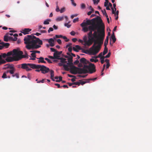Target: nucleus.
<instances>
[{
    "label": "nucleus",
    "mask_w": 152,
    "mask_h": 152,
    "mask_svg": "<svg viewBox=\"0 0 152 152\" xmlns=\"http://www.w3.org/2000/svg\"><path fill=\"white\" fill-rule=\"evenodd\" d=\"M86 7V5L85 4L82 3L81 4V8L82 9H84Z\"/></svg>",
    "instance_id": "a19ab883"
},
{
    "label": "nucleus",
    "mask_w": 152,
    "mask_h": 152,
    "mask_svg": "<svg viewBox=\"0 0 152 152\" xmlns=\"http://www.w3.org/2000/svg\"><path fill=\"white\" fill-rule=\"evenodd\" d=\"M102 54H103L102 53H100L99 55H98V57L99 58H100L102 57L103 56H102Z\"/></svg>",
    "instance_id": "0e129e2a"
},
{
    "label": "nucleus",
    "mask_w": 152,
    "mask_h": 152,
    "mask_svg": "<svg viewBox=\"0 0 152 152\" xmlns=\"http://www.w3.org/2000/svg\"><path fill=\"white\" fill-rule=\"evenodd\" d=\"M62 51H55V52L54 53V55L56 56V59H58V58H59L60 56V55L62 53Z\"/></svg>",
    "instance_id": "a211bd4d"
},
{
    "label": "nucleus",
    "mask_w": 152,
    "mask_h": 152,
    "mask_svg": "<svg viewBox=\"0 0 152 152\" xmlns=\"http://www.w3.org/2000/svg\"><path fill=\"white\" fill-rule=\"evenodd\" d=\"M35 69H40V70L42 73L45 74L50 71V69L44 65H35Z\"/></svg>",
    "instance_id": "9b49d317"
},
{
    "label": "nucleus",
    "mask_w": 152,
    "mask_h": 152,
    "mask_svg": "<svg viewBox=\"0 0 152 152\" xmlns=\"http://www.w3.org/2000/svg\"><path fill=\"white\" fill-rule=\"evenodd\" d=\"M37 59H39V60L38 61V63H42L43 59H44V58L42 57H40L39 58H37Z\"/></svg>",
    "instance_id": "bb28decb"
},
{
    "label": "nucleus",
    "mask_w": 152,
    "mask_h": 152,
    "mask_svg": "<svg viewBox=\"0 0 152 152\" xmlns=\"http://www.w3.org/2000/svg\"><path fill=\"white\" fill-rule=\"evenodd\" d=\"M79 61L77 60L76 61H75L74 62V64L75 65H77L79 63Z\"/></svg>",
    "instance_id": "052dcab7"
},
{
    "label": "nucleus",
    "mask_w": 152,
    "mask_h": 152,
    "mask_svg": "<svg viewBox=\"0 0 152 152\" xmlns=\"http://www.w3.org/2000/svg\"><path fill=\"white\" fill-rule=\"evenodd\" d=\"M62 37H63V36L61 35H55V38L54 37V39H55V38H62Z\"/></svg>",
    "instance_id": "f704fd0d"
},
{
    "label": "nucleus",
    "mask_w": 152,
    "mask_h": 152,
    "mask_svg": "<svg viewBox=\"0 0 152 152\" xmlns=\"http://www.w3.org/2000/svg\"><path fill=\"white\" fill-rule=\"evenodd\" d=\"M78 20H79V18H76L74 19L73 20V22L74 23H75L76 22L78 21Z\"/></svg>",
    "instance_id": "8fccbe9b"
},
{
    "label": "nucleus",
    "mask_w": 152,
    "mask_h": 152,
    "mask_svg": "<svg viewBox=\"0 0 152 152\" xmlns=\"http://www.w3.org/2000/svg\"><path fill=\"white\" fill-rule=\"evenodd\" d=\"M9 40H11L13 41H16L17 39V38L16 37H15L14 38H13L11 37H9Z\"/></svg>",
    "instance_id": "a878e982"
},
{
    "label": "nucleus",
    "mask_w": 152,
    "mask_h": 152,
    "mask_svg": "<svg viewBox=\"0 0 152 152\" xmlns=\"http://www.w3.org/2000/svg\"><path fill=\"white\" fill-rule=\"evenodd\" d=\"M41 34L39 33H36L35 34H32L31 35H28L25 37L24 39V43L26 45V48L28 49H36L41 47L40 45L42 44V41L39 38H37L34 36L35 35L37 36Z\"/></svg>",
    "instance_id": "f03ea898"
},
{
    "label": "nucleus",
    "mask_w": 152,
    "mask_h": 152,
    "mask_svg": "<svg viewBox=\"0 0 152 152\" xmlns=\"http://www.w3.org/2000/svg\"><path fill=\"white\" fill-rule=\"evenodd\" d=\"M110 54H111V53L110 52H109L106 56H103V57L104 58H108L110 57Z\"/></svg>",
    "instance_id": "a18cd8bd"
},
{
    "label": "nucleus",
    "mask_w": 152,
    "mask_h": 152,
    "mask_svg": "<svg viewBox=\"0 0 152 152\" xmlns=\"http://www.w3.org/2000/svg\"><path fill=\"white\" fill-rule=\"evenodd\" d=\"M45 60L48 61V62L49 63H52V62L48 58H45Z\"/></svg>",
    "instance_id": "49530a36"
},
{
    "label": "nucleus",
    "mask_w": 152,
    "mask_h": 152,
    "mask_svg": "<svg viewBox=\"0 0 152 152\" xmlns=\"http://www.w3.org/2000/svg\"><path fill=\"white\" fill-rule=\"evenodd\" d=\"M73 84H74V85H77L79 86L80 85V81L74 82L73 83Z\"/></svg>",
    "instance_id": "603ef678"
},
{
    "label": "nucleus",
    "mask_w": 152,
    "mask_h": 152,
    "mask_svg": "<svg viewBox=\"0 0 152 152\" xmlns=\"http://www.w3.org/2000/svg\"><path fill=\"white\" fill-rule=\"evenodd\" d=\"M111 9H112V13L113 14H115V16L116 15V14H115V11H115V10L114 9L113 7H112L111 8Z\"/></svg>",
    "instance_id": "864d4df0"
},
{
    "label": "nucleus",
    "mask_w": 152,
    "mask_h": 152,
    "mask_svg": "<svg viewBox=\"0 0 152 152\" xmlns=\"http://www.w3.org/2000/svg\"><path fill=\"white\" fill-rule=\"evenodd\" d=\"M58 78L59 79V80H56V81L57 82H60L62 80V77L60 76L58 77Z\"/></svg>",
    "instance_id": "58836bf2"
},
{
    "label": "nucleus",
    "mask_w": 152,
    "mask_h": 152,
    "mask_svg": "<svg viewBox=\"0 0 152 152\" xmlns=\"http://www.w3.org/2000/svg\"><path fill=\"white\" fill-rule=\"evenodd\" d=\"M89 39L88 41L86 40V39L85 40V44L83 45H87L88 46H90L92 43V42L94 41H92L91 40V38H89Z\"/></svg>",
    "instance_id": "2eb2a0df"
},
{
    "label": "nucleus",
    "mask_w": 152,
    "mask_h": 152,
    "mask_svg": "<svg viewBox=\"0 0 152 152\" xmlns=\"http://www.w3.org/2000/svg\"><path fill=\"white\" fill-rule=\"evenodd\" d=\"M67 65H69L70 66V68L71 66H72L73 65V63L72 62H68V63H67Z\"/></svg>",
    "instance_id": "c9c22d12"
},
{
    "label": "nucleus",
    "mask_w": 152,
    "mask_h": 152,
    "mask_svg": "<svg viewBox=\"0 0 152 152\" xmlns=\"http://www.w3.org/2000/svg\"><path fill=\"white\" fill-rule=\"evenodd\" d=\"M51 21V20L50 19L46 20L44 21L43 23L45 25L48 24L49 23V22H50Z\"/></svg>",
    "instance_id": "c85d7f7f"
},
{
    "label": "nucleus",
    "mask_w": 152,
    "mask_h": 152,
    "mask_svg": "<svg viewBox=\"0 0 152 152\" xmlns=\"http://www.w3.org/2000/svg\"><path fill=\"white\" fill-rule=\"evenodd\" d=\"M70 1L72 5L74 6H76V4L75 3H74V0H70Z\"/></svg>",
    "instance_id": "5fc2aeb1"
},
{
    "label": "nucleus",
    "mask_w": 152,
    "mask_h": 152,
    "mask_svg": "<svg viewBox=\"0 0 152 152\" xmlns=\"http://www.w3.org/2000/svg\"><path fill=\"white\" fill-rule=\"evenodd\" d=\"M30 52H31V56L33 57L36 58V53L34 51H30Z\"/></svg>",
    "instance_id": "c756f323"
},
{
    "label": "nucleus",
    "mask_w": 152,
    "mask_h": 152,
    "mask_svg": "<svg viewBox=\"0 0 152 152\" xmlns=\"http://www.w3.org/2000/svg\"><path fill=\"white\" fill-rule=\"evenodd\" d=\"M10 64H7L4 65L5 67L4 68V69H7L9 68V65H10Z\"/></svg>",
    "instance_id": "13d9d810"
},
{
    "label": "nucleus",
    "mask_w": 152,
    "mask_h": 152,
    "mask_svg": "<svg viewBox=\"0 0 152 152\" xmlns=\"http://www.w3.org/2000/svg\"><path fill=\"white\" fill-rule=\"evenodd\" d=\"M64 18V16L58 17L56 18V20L57 21H60L62 20Z\"/></svg>",
    "instance_id": "2f4dec72"
},
{
    "label": "nucleus",
    "mask_w": 152,
    "mask_h": 152,
    "mask_svg": "<svg viewBox=\"0 0 152 152\" xmlns=\"http://www.w3.org/2000/svg\"><path fill=\"white\" fill-rule=\"evenodd\" d=\"M16 59H14V60L16 61H18L21 59L22 58H28V54L27 52H25V55H23V54L21 55H20V57L17 58L16 57H14Z\"/></svg>",
    "instance_id": "f8f14e48"
},
{
    "label": "nucleus",
    "mask_w": 152,
    "mask_h": 152,
    "mask_svg": "<svg viewBox=\"0 0 152 152\" xmlns=\"http://www.w3.org/2000/svg\"><path fill=\"white\" fill-rule=\"evenodd\" d=\"M50 78L53 81H56L54 79L53 77H54V71L53 70H50Z\"/></svg>",
    "instance_id": "aec40b11"
},
{
    "label": "nucleus",
    "mask_w": 152,
    "mask_h": 152,
    "mask_svg": "<svg viewBox=\"0 0 152 152\" xmlns=\"http://www.w3.org/2000/svg\"><path fill=\"white\" fill-rule=\"evenodd\" d=\"M65 11V7H63L60 10V13H62Z\"/></svg>",
    "instance_id": "37998d69"
},
{
    "label": "nucleus",
    "mask_w": 152,
    "mask_h": 152,
    "mask_svg": "<svg viewBox=\"0 0 152 152\" xmlns=\"http://www.w3.org/2000/svg\"><path fill=\"white\" fill-rule=\"evenodd\" d=\"M70 73L74 75H76L77 73L79 74H86L88 72V70L84 68H78L74 66H71L70 68Z\"/></svg>",
    "instance_id": "39448f33"
},
{
    "label": "nucleus",
    "mask_w": 152,
    "mask_h": 152,
    "mask_svg": "<svg viewBox=\"0 0 152 152\" xmlns=\"http://www.w3.org/2000/svg\"><path fill=\"white\" fill-rule=\"evenodd\" d=\"M80 61L81 63L85 64H89L88 65H84L83 68L84 69L86 68L88 69V72L89 73L92 74L96 71V67L94 64L87 61L85 58H81L80 60Z\"/></svg>",
    "instance_id": "7ed1b4c3"
},
{
    "label": "nucleus",
    "mask_w": 152,
    "mask_h": 152,
    "mask_svg": "<svg viewBox=\"0 0 152 152\" xmlns=\"http://www.w3.org/2000/svg\"><path fill=\"white\" fill-rule=\"evenodd\" d=\"M57 42L59 44H61V41L60 39H57Z\"/></svg>",
    "instance_id": "680f3d73"
},
{
    "label": "nucleus",
    "mask_w": 152,
    "mask_h": 152,
    "mask_svg": "<svg viewBox=\"0 0 152 152\" xmlns=\"http://www.w3.org/2000/svg\"><path fill=\"white\" fill-rule=\"evenodd\" d=\"M77 15L76 14L73 15H72L71 16V18L72 19H73L74 17L77 16Z\"/></svg>",
    "instance_id": "338daca9"
},
{
    "label": "nucleus",
    "mask_w": 152,
    "mask_h": 152,
    "mask_svg": "<svg viewBox=\"0 0 152 152\" xmlns=\"http://www.w3.org/2000/svg\"><path fill=\"white\" fill-rule=\"evenodd\" d=\"M12 55V52H8L7 53H0V65L5 63L7 61L6 58L9 56Z\"/></svg>",
    "instance_id": "1a4fd4ad"
},
{
    "label": "nucleus",
    "mask_w": 152,
    "mask_h": 152,
    "mask_svg": "<svg viewBox=\"0 0 152 152\" xmlns=\"http://www.w3.org/2000/svg\"><path fill=\"white\" fill-rule=\"evenodd\" d=\"M54 39L51 38L49 39H45L48 42L50 46L53 47L55 45Z\"/></svg>",
    "instance_id": "ddd939ff"
},
{
    "label": "nucleus",
    "mask_w": 152,
    "mask_h": 152,
    "mask_svg": "<svg viewBox=\"0 0 152 152\" xmlns=\"http://www.w3.org/2000/svg\"><path fill=\"white\" fill-rule=\"evenodd\" d=\"M53 28H52L50 27L49 28L48 30V33H50V31H53Z\"/></svg>",
    "instance_id": "3c124183"
},
{
    "label": "nucleus",
    "mask_w": 152,
    "mask_h": 152,
    "mask_svg": "<svg viewBox=\"0 0 152 152\" xmlns=\"http://www.w3.org/2000/svg\"><path fill=\"white\" fill-rule=\"evenodd\" d=\"M63 67L65 70L67 71H69V69L68 68V66L67 65L64 64Z\"/></svg>",
    "instance_id": "cd10ccee"
},
{
    "label": "nucleus",
    "mask_w": 152,
    "mask_h": 152,
    "mask_svg": "<svg viewBox=\"0 0 152 152\" xmlns=\"http://www.w3.org/2000/svg\"><path fill=\"white\" fill-rule=\"evenodd\" d=\"M109 40V37L108 36H107L106 37V39L105 41L104 42V46H107V45L108 44V41Z\"/></svg>",
    "instance_id": "393cba45"
},
{
    "label": "nucleus",
    "mask_w": 152,
    "mask_h": 152,
    "mask_svg": "<svg viewBox=\"0 0 152 152\" xmlns=\"http://www.w3.org/2000/svg\"><path fill=\"white\" fill-rule=\"evenodd\" d=\"M108 52V49L107 46H104V49L103 53V55L104 56Z\"/></svg>",
    "instance_id": "b1692460"
},
{
    "label": "nucleus",
    "mask_w": 152,
    "mask_h": 152,
    "mask_svg": "<svg viewBox=\"0 0 152 152\" xmlns=\"http://www.w3.org/2000/svg\"><path fill=\"white\" fill-rule=\"evenodd\" d=\"M31 31V29H30L29 28H25L22 29L21 32L24 34L26 35L29 34L30 31Z\"/></svg>",
    "instance_id": "4468645a"
},
{
    "label": "nucleus",
    "mask_w": 152,
    "mask_h": 152,
    "mask_svg": "<svg viewBox=\"0 0 152 152\" xmlns=\"http://www.w3.org/2000/svg\"><path fill=\"white\" fill-rule=\"evenodd\" d=\"M97 31L96 30L94 31L93 34L91 35V37H88L91 38V40L94 41V43H96V45H99L101 48V45L103 43V40L105 36L104 25L103 22L98 23L97 24Z\"/></svg>",
    "instance_id": "f257e3e1"
},
{
    "label": "nucleus",
    "mask_w": 152,
    "mask_h": 152,
    "mask_svg": "<svg viewBox=\"0 0 152 152\" xmlns=\"http://www.w3.org/2000/svg\"><path fill=\"white\" fill-rule=\"evenodd\" d=\"M58 59L60 60L61 63L64 64L66 63L67 62L66 61V59L65 58H59Z\"/></svg>",
    "instance_id": "412c9836"
},
{
    "label": "nucleus",
    "mask_w": 152,
    "mask_h": 152,
    "mask_svg": "<svg viewBox=\"0 0 152 152\" xmlns=\"http://www.w3.org/2000/svg\"><path fill=\"white\" fill-rule=\"evenodd\" d=\"M104 58L103 57H102L100 58V59L101 60V64H103L104 62Z\"/></svg>",
    "instance_id": "de8ad7c7"
},
{
    "label": "nucleus",
    "mask_w": 152,
    "mask_h": 152,
    "mask_svg": "<svg viewBox=\"0 0 152 152\" xmlns=\"http://www.w3.org/2000/svg\"><path fill=\"white\" fill-rule=\"evenodd\" d=\"M99 46V45L96 46V43H95L88 50H85L84 53L86 54L89 53L92 55H95L99 52L101 49Z\"/></svg>",
    "instance_id": "423d86ee"
},
{
    "label": "nucleus",
    "mask_w": 152,
    "mask_h": 152,
    "mask_svg": "<svg viewBox=\"0 0 152 152\" xmlns=\"http://www.w3.org/2000/svg\"><path fill=\"white\" fill-rule=\"evenodd\" d=\"M97 22V24L98 23H102V21L100 18L99 16H97L96 17L94 18L91 20H87L86 21L85 20H84L83 22L81 24L80 26L82 27H85L87 25H92L93 24H96L95 22Z\"/></svg>",
    "instance_id": "20e7f679"
},
{
    "label": "nucleus",
    "mask_w": 152,
    "mask_h": 152,
    "mask_svg": "<svg viewBox=\"0 0 152 152\" xmlns=\"http://www.w3.org/2000/svg\"><path fill=\"white\" fill-rule=\"evenodd\" d=\"M62 38H63L64 39H66L65 40V41L66 42H68L69 41V39H67V37L66 36H63V37H62Z\"/></svg>",
    "instance_id": "09e8293b"
},
{
    "label": "nucleus",
    "mask_w": 152,
    "mask_h": 152,
    "mask_svg": "<svg viewBox=\"0 0 152 152\" xmlns=\"http://www.w3.org/2000/svg\"><path fill=\"white\" fill-rule=\"evenodd\" d=\"M0 44L2 45H0L2 47L1 48V49H2L4 47H5L6 48H7L10 45V44L8 43H4L3 42H1L0 43Z\"/></svg>",
    "instance_id": "dca6fc26"
},
{
    "label": "nucleus",
    "mask_w": 152,
    "mask_h": 152,
    "mask_svg": "<svg viewBox=\"0 0 152 152\" xmlns=\"http://www.w3.org/2000/svg\"><path fill=\"white\" fill-rule=\"evenodd\" d=\"M64 26H66L67 28H69L70 27L71 25H70L68 24L67 23H65L64 24Z\"/></svg>",
    "instance_id": "4d7b16f0"
},
{
    "label": "nucleus",
    "mask_w": 152,
    "mask_h": 152,
    "mask_svg": "<svg viewBox=\"0 0 152 152\" xmlns=\"http://www.w3.org/2000/svg\"><path fill=\"white\" fill-rule=\"evenodd\" d=\"M105 1L104 3V6H106L109 3V1L108 0H105Z\"/></svg>",
    "instance_id": "c03bdc74"
},
{
    "label": "nucleus",
    "mask_w": 152,
    "mask_h": 152,
    "mask_svg": "<svg viewBox=\"0 0 152 152\" xmlns=\"http://www.w3.org/2000/svg\"><path fill=\"white\" fill-rule=\"evenodd\" d=\"M15 69H13L10 70H8L7 71V72L8 73H10L11 74L13 75L15 72Z\"/></svg>",
    "instance_id": "4be33fe9"
},
{
    "label": "nucleus",
    "mask_w": 152,
    "mask_h": 152,
    "mask_svg": "<svg viewBox=\"0 0 152 152\" xmlns=\"http://www.w3.org/2000/svg\"><path fill=\"white\" fill-rule=\"evenodd\" d=\"M68 50L69 52H71L72 50V48L71 47H69L68 48Z\"/></svg>",
    "instance_id": "e2e57ef3"
},
{
    "label": "nucleus",
    "mask_w": 152,
    "mask_h": 152,
    "mask_svg": "<svg viewBox=\"0 0 152 152\" xmlns=\"http://www.w3.org/2000/svg\"><path fill=\"white\" fill-rule=\"evenodd\" d=\"M50 50L52 51L53 52H55V51H56V50L54 48H50Z\"/></svg>",
    "instance_id": "774afa93"
},
{
    "label": "nucleus",
    "mask_w": 152,
    "mask_h": 152,
    "mask_svg": "<svg viewBox=\"0 0 152 152\" xmlns=\"http://www.w3.org/2000/svg\"><path fill=\"white\" fill-rule=\"evenodd\" d=\"M82 64V63H79L78 65V67H82L83 66V65Z\"/></svg>",
    "instance_id": "69168bd1"
},
{
    "label": "nucleus",
    "mask_w": 152,
    "mask_h": 152,
    "mask_svg": "<svg viewBox=\"0 0 152 152\" xmlns=\"http://www.w3.org/2000/svg\"><path fill=\"white\" fill-rule=\"evenodd\" d=\"M97 25L96 24H93L92 25H90L88 26V27H87L85 26L83 27V30L84 32H86L88 30L90 31V32L88 34V37H91V35H92V32L93 31L96 30L97 28Z\"/></svg>",
    "instance_id": "6e6552de"
},
{
    "label": "nucleus",
    "mask_w": 152,
    "mask_h": 152,
    "mask_svg": "<svg viewBox=\"0 0 152 152\" xmlns=\"http://www.w3.org/2000/svg\"><path fill=\"white\" fill-rule=\"evenodd\" d=\"M56 11L57 12H58L60 11V10L59 9V8L58 7V5H56Z\"/></svg>",
    "instance_id": "6e6d98bb"
},
{
    "label": "nucleus",
    "mask_w": 152,
    "mask_h": 152,
    "mask_svg": "<svg viewBox=\"0 0 152 152\" xmlns=\"http://www.w3.org/2000/svg\"><path fill=\"white\" fill-rule=\"evenodd\" d=\"M36 64H23L21 65V68L24 69H25L27 71H29L32 70L31 69L29 68V66L31 68L33 69H35Z\"/></svg>",
    "instance_id": "9d476101"
},
{
    "label": "nucleus",
    "mask_w": 152,
    "mask_h": 152,
    "mask_svg": "<svg viewBox=\"0 0 152 152\" xmlns=\"http://www.w3.org/2000/svg\"><path fill=\"white\" fill-rule=\"evenodd\" d=\"M12 56H13L12 57H8L6 58V60L8 62H12L13 61H16L14 60L16 58L14 57H16L18 58L20 57V55H22L23 54V52L22 51H19L16 49H14L12 51Z\"/></svg>",
    "instance_id": "0eeeda50"
},
{
    "label": "nucleus",
    "mask_w": 152,
    "mask_h": 152,
    "mask_svg": "<svg viewBox=\"0 0 152 152\" xmlns=\"http://www.w3.org/2000/svg\"><path fill=\"white\" fill-rule=\"evenodd\" d=\"M73 50L76 52H78L79 50L82 49V48L79 45H75V47L72 48Z\"/></svg>",
    "instance_id": "f3484780"
},
{
    "label": "nucleus",
    "mask_w": 152,
    "mask_h": 152,
    "mask_svg": "<svg viewBox=\"0 0 152 152\" xmlns=\"http://www.w3.org/2000/svg\"><path fill=\"white\" fill-rule=\"evenodd\" d=\"M4 40L5 42H8L9 40V37L7 34L4 36Z\"/></svg>",
    "instance_id": "7c9ffc66"
},
{
    "label": "nucleus",
    "mask_w": 152,
    "mask_h": 152,
    "mask_svg": "<svg viewBox=\"0 0 152 152\" xmlns=\"http://www.w3.org/2000/svg\"><path fill=\"white\" fill-rule=\"evenodd\" d=\"M111 38L113 40V43H114L116 40V39L113 32V34H112Z\"/></svg>",
    "instance_id": "5701e85b"
},
{
    "label": "nucleus",
    "mask_w": 152,
    "mask_h": 152,
    "mask_svg": "<svg viewBox=\"0 0 152 152\" xmlns=\"http://www.w3.org/2000/svg\"><path fill=\"white\" fill-rule=\"evenodd\" d=\"M97 79L96 77H95L94 78H90L88 79H86V80H96Z\"/></svg>",
    "instance_id": "bf43d9fd"
},
{
    "label": "nucleus",
    "mask_w": 152,
    "mask_h": 152,
    "mask_svg": "<svg viewBox=\"0 0 152 152\" xmlns=\"http://www.w3.org/2000/svg\"><path fill=\"white\" fill-rule=\"evenodd\" d=\"M8 73L7 72V71H6L4 72L3 74V75L2 76V78H3V79L7 78V77L8 78H10V76H8V77H7V74Z\"/></svg>",
    "instance_id": "6ab92c4d"
},
{
    "label": "nucleus",
    "mask_w": 152,
    "mask_h": 152,
    "mask_svg": "<svg viewBox=\"0 0 152 152\" xmlns=\"http://www.w3.org/2000/svg\"><path fill=\"white\" fill-rule=\"evenodd\" d=\"M79 81H80V84H81L82 85H83L85 83L88 82L87 81H82L81 80H79Z\"/></svg>",
    "instance_id": "4c0bfd02"
},
{
    "label": "nucleus",
    "mask_w": 152,
    "mask_h": 152,
    "mask_svg": "<svg viewBox=\"0 0 152 152\" xmlns=\"http://www.w3.org/2000/svg\"><path fill=\"white\" fill-rule=\"evenodd\" d=\"M90 61L91 62H94L96 63L98 61V59H94L93 58H91L90 59Z\"/></svg>",
    "instance_id": "473e14b6"
},
{
    "label": "nucleus",
    "mask_w": 152,
    "mask_h": 152,
    "mask_svg": "<svg viewBox=\"0 0 152 152\" xmlns=\"http://www.w3.org/2000/svg\"><path fill=\"white\" fill-rule=\"evenodd\" d=\"M9 68L10 69H15V68L14 67V66L12 64L10 65H10H9Z\"/></svg>",
    "instance_id": "79ce46f5"
},
{
    "label": "nucleus",
    "mask_w": 152,
    "mask_h": 152,
    "mask_svg": "<svg viewBox=\"0 0 152 152\" xmlns=\"http://www.w3.org/2000/svg\"><path fill=\"white\" fill-rule=\"evenodd\" d=\"M12 76L13 77H16L17 78H19V74L18 73H16L15 75H12Z\"/></svg>",
    "instance_id": "e433bc0d"
},
{
    "label": "nucleus",
    "mask_w": 152,
    "mask_h": 152,
    "mask_svg": "<svg viewBox=\"0 0 152 152\" xmlns=\"http://www.w3.org/2000/svg\"><path fill=\"white\" fill-rule=\"evenodd\" d=\"M72 58L73 57L72 56H70V57H69L68 58V61L72 62Z\"/></svg>",
    "instance_id": "72a5a7b5"
},
{
    "label": "nucleus",
    "mask_w": 152,
    "mask_h": 152,
    "mask_svg": "<svg viewBox=\"0 0 152 152\" xmlns=\"http://www.w3.org/2000/svg\"><path fill=\"white\" fill-rule=\"evenodd\" d=\"M48 58H50L52 59H56V57L53 54V56H48Z\"/></svg>",
    "instance_id": "ea45409f"
}]
</instances>
